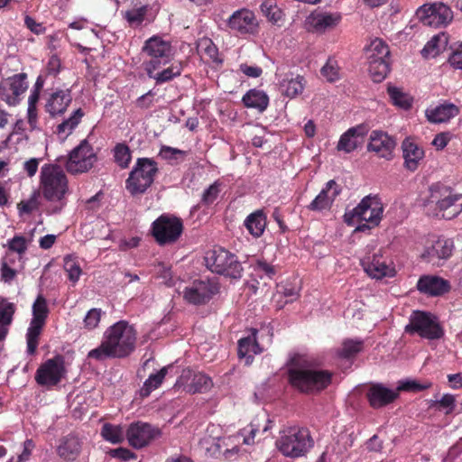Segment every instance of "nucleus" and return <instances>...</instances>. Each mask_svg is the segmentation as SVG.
Here are the masks:
<instances>
[{
  "instance_id": "37998d69",
  "label": "nucleus",
  "mask_w": 462,
  "mask_h": 462,
  "mask_svg": "<svg viewBox=\"0 0 462 462\" xmlns=\"http://www.w3.org/2000/svg\"><path fill=\"white\" fill-rule=\"evenodd\" d=\"M101 436L106 441L117 444L124 441L125 431L121 425H114L107 422L101 428Z\"/></svg>"
},
{
  "instance_id": "8fccbe9b",
  "label": "nucleus",
  "mask_w": 462,
  "mask_h": 462,
  "mask_svg": "<svg viewBox=\"0 0 462 462\" xmlns=\"http://www.w3.org/2000/svg\"><path fill=\"white\" fill-rule=\"evenodd\" d=\"M321 76L328 82H336L340 79V68L334 58H328L320 69Z\"/></svg>"
},
{
  "instance_id": "1a4fd4ad",
  "label": "nucleus",
  "mask_w": 462,
  "mask_h": 462,
  "mask_svg": "<svg viewBox=\"0 0 462 462\" xmlns=\"http://www.w3.org/2000/svg\"><path fill=\"white\" fill-rule=\"evenodd\" d=\"M41 189L49 201L62 199L68 190V180L60 166L45 164L41 170Z\"/></svg>"
},
{
  "instance_id": "7ed1b4c3",
  "label": "nucleus",
  "mask_w": 462,
  "mask_h": 462,
  "mask_svg": "<svg viewBox=\"0 0 462 462\" xmlns=\"http://www.w3.org/2000/svg\"><path fill=\"white\" fill-rule=\"evenodd\" d=\"M425 206L433 208L436 217L452 219L462 212V194L441 182L433 183Z\"/></svg>"
},
{
  "instance_id": "473e14b6",
  "label": "nucleus",
  "mask_w": 462,
  "mask_h": 462,
  "mask_svg": "<svg viewBox=\"0 0 462 462\" xmlns=\"http://www.w3.org/2000/svg\"><path fill=\"white\" fill-rule=\"evenodd\" d=\"M459 110L451 103H445L435 107L427 108L425 111L428 121L434 124L446 123L457 116Z\"/></svg>"
},
{
  "instance_id": "412c9836",
  "label": "nucleus",
  "mask_w": 462,
  "mask_h": 462,
  "mask_svg": "<svg viewBox=\"0 0 462 462\" xmlns=\"http://www.w3.org/2000/svg\"><path fill=\"white\" fill-rule=\"evenodd\" d=\"M227 27L241 34L254 33L257 27V19L253 11L247 8L236 10L227 20Z\"/></svg>"
},
{
  "instance_id": "6ab92c4d",
  "label": "nucleus",
  "mask_w": 462,
  "mask_h": 462,
  "mask_svg": "<svg viewBox=\"0 0 462 462\" xmlns=\"http://www.w3.org/2000/svg\"><path fill=\"white\" fill-rule=\"evenodd\" d=\"M212 380L203 373H195L191 369L182 371L175 387H183L189 393H205L212 387Z\"/></svg>"
},
{
  "instance_id": "5701e85b",
  "label": "nucleus",
  "mask_w": 462,
  "mask_h": 462,
  "mask_svg": "<svg viewBox=\"0 0 462 462\" xmlns=\"http://www.w3.org/2000/svg\"><path fill=\"white\" fill-rule=\"evenodd\" d=\"M395 141L387 133L374 130L370 134V142L367 149L375 152L379 157L391 160L393 151L395 147Z\"/></svg>"
},
{
  "instance_id": "ddd939ff",
  "label": "nucleus",
  "mask_w": 462,
  "mask_h": 462,
  "mask_svg": "<svg viewBox=\"0 0 462 462\" xmlns=\"http://www.w3.org/2000/svg\"><path fill=\"white\" fill-rule=\"evenodd\" d=\"M97 160L92 145L83 140L69 154L65 168L70 174L76 175L88 172Z\"/></svg>"
},
{
  "instance_id": "f03ea898",
  "label": "nucleus",
  "mask_w": 462,
  "mask_h": 462,
  "mask_svg": "<svg viewBox=\"0 0 462 462\" xmlns=\"http://www.w3.org/2000/svg\"><path fill=\"white\" fill-rule=\"evenodd\" d=\"M136 340V329L128 321L119 320L106 329L101 344L88 352V358L99 362L125 358L135 350Z\"/></svg>"
},
{
  "instance_id": "c756f323",
  "label": "nucleus",
  "mask_w": 462,
  "mask_h": 462,
  "mask_svg": "<svg viewBox=\"0 0 462 462\" xmlns=\"http://www.w3.org/2000/svg\"><path fill=\"white\" fill-rule=\"evenodd\" d=\"M454 243L451 239L439 237L430 246L427 247L422 254L429 263H434L436 260H447L453 253Z\"/></svg>"
},
{
  "instance_id": "052dcab7",
  "label": "nucleus",
  "mask_w": 462,
  "mask_h": 462,
  "mask_svg": "<svg viewBox=\"0 0 462 462\" xmlns=\"http://www.w3.org/2000/svg\"><path fill=\"white\" fill-rule=\"evenodd\" d=\"M455 397L452 394H444L439 401L433 404L439 411H443L445 414H450L455 409Z\"/></svg>"
},
{
  "instance_id": "4468645a",
  "label": "nucleus",
  "mask_w": 462,
  "mask_h": 462,
  "mask_svg": "<svg viewBox=\"0 0 462 462\" xmlns=\"http://www.w3.org/2000/svg\"><path fill=\"white\" fill-rule=\"evenodd\" d=\"M219 283L215 279L195 280L183 291L184 300L193 305L208 303L219 292Z\"/></svg>"
},
{
  "instance_id": "2eb2a0df",
  "label": "nucleus",
  "mask_w": 462,
  "mask_h": 462,
  "mask_svg": "<svg viewBox=\"0 0 462 462\" xmlns=\"http://www.w3.org/2000/svg\"><path fill=\"white\" fill-rule=\"evenodd\" d=\"M65 374L64 357L61 355H57L38 367L35 373V381L41 386H55L60 383Z\"/></svg>"
},
{
  "instance_id": "79ce46f5",
  "label": "nucleus",
  "mask_w": 462,
  "mask_h": 462,
  "mask_svg": "<svg viewBox=\"0 0 462 462\" xmlns=\"http://www.w3.org/2000/svg\"><path fill=\"white\" fill-rule=\"evenodd\" d=\"M363 349V340L346 339L343 341L341 347L337 349V355L343 359H352L362 352Z\"/></svg>"
},
{
  "instance_id": "4d7b16f0",
  "label": "nucleus",
  "mask_w": 462,
  "mask_h": 462,
  "mask_svg": "<svg viewBox=\"0 0 462 462\" xmlns=\"http://www.w3.org/2000/svg\"><path fill=\"white\" fill-rule=\"evenodd\" d=\"M15 311L14 303L8 302L5 299H0V325H10Z\"/></svg>"
},
{
  "instance_id": "9b49d317",
  "label": "nucleus",
  "mask_w": 462,
  "mask_h": 462,
  "mask_svg": "<svg viewBox=\"0 0 462 462\" xmlns=\"http://www.w3.org/2000/svg\"><path fill=\"white\" fill-rule=\"evenodd\" d=\"M49 308L46 299L42 295H38L32 304V319L26 333L27 353L34 355L39 345V337L42 328L45 326Z\"/></svg>"
},
{
  "instance_id": "0e129e2a",
  "label": "nucleus",
  "mask_w": 462,
  "mask_h": 462,
  "mask_svg": "<svg viewBox=\"0 0 462 462\" xmlns=\"http://www.w3.org/2000/svg\"><path fill=\"white\" fill-rule=\"evenodd\" d=\"M8 248L10 251L23 254L27 250V243L24 236H15L8 241Z\"/></svg>"
},
{
  "instance_id": "13d9d810",
  "label": "nucleus",
  "mask_w": 462,
  "mask_h": 462,
  "mask_svg": "<svg viewBox=\"0 0 462 462\" xmlns=\"http://www.w3.org/2000/svg\"><path fill=\"white\" fill-rule=\"evenodd\" d=\"M221 182L217 180L206 189L201 197V204L205 206L213 204L221 191Z\"/></svg>"
},
{
  "instance_id": "b1692460",
  "label": "nucleus",
  "mask_w": 462,
  "mask_h": 462,
  "mask_svg": "<svg viewBox=\"0 0 462 462\" xmlns=\"http://www.w3.org/2000/svg\"><path fill=\"white\" fill-rule=\"evenodd\" d=\"M72 102L69 89H55L50 93L45 101V111L51 116L63 115Z\"/></svg>"
},
{
  "instance_id": "a211bd4d",
  "label": "nucleus",
  "mask_w": 462,
  "mask_h": 462,
  "mask_svg": "<svg viewBox=\"0 0 462 462\" xmlns=\"http://www.w3.org/2000/svg\"><path fill=\"white\" fill-rule=\"evenodd\" d=\"M161 436L159 428L147 422H132L125 430L129 445L136 449L148 446L152 440Z\"/></svg>"
},
{
  "instance_id": "de8ad7c7",
  "label": "nucleus",
  "mask_w": 462,
  "mask_h": 462,
  "mask_svg": "<svg viewBox=\"0 0 462 462\" xmlns=\"http://www.w3.org/2000/svg\"><path fill=\"white\" fill-rule=\"evenodd\" d=\"M147 14V7L141 6L138 8H133L123 13V17L126 20L129 26L137 28L142 25Z\"/></svg>"
},
{
  "instance_id": "774afa93",
  "label": "nucleus",
  "mask_w": 462,
  "mask_h": 462,
  "mask_svg": "<svg viewBox=\"0 0 462 462\" xmlns=\"http://www.w3.org/2000/svg\"><path fill=\"white\" fill-rule=\"evenodd\" d=\"M448 63L454 69H462V43L451 53Z\"/></svg>"
},
{
  "instance_id": "0eeeda50",
  "label": "nucleus",
  "mask_w": 462,
  "mask_h": 462,
  "mask_svg": "<svg viewBox=\"0 0 462 462\" xmlns=\"http://www.w3.org/2000/svg\"><path fill=\"white\" fill-rule=\"evenodd\" d=\"M207 267L216 273L231 279H240L243 267L237 256L223 247H214L205 256Z\"/></svg>"
},
{
  "instance_id": "e433bc0d",
  "label": "nucleus",
  "mask_w": 462,
  "mask_h": 462,
  "mask_svg": "<svg viewBox=\"0 0 462 462\" xmlns=\"http://www.w3.org/2000/svg\"><path fill=\"white\" fill-rule=\"evenodd\" d=\"M448 43V35L446 32H439L427 42L421 51V54L424 58H434L446 50Z\"/></svg>"
},
{
  "instance_id": "e2e57ef3",
  "label": "nucleus",
  "mask_w": 462,
  "mask_h": 462,
  "mask_svg": "<svg viewBox=\"0 0 462 462\" xmlns=\"http://www.w3.org/2000/svg\"><path fill=\"white\" fill-rule=\"evenodd\" d=\"M159 154L162 159L172 162L178 160L180 157H185L187 152L171 146H162Z\"/></svg>"
},
{
  "instance_id": "69168bd1",
  "label": "nucleus",
  "mask_w": 462,
  "mask_h": 462,
  "mask_svg": "<svg viewBox=\"0 0 462 462\" xmlns=\"http://www.w3.org/2000/svg\"><path fill=\"white\" fill-rule=\"evenodd\" d=\"M154 92L152 90H149L147 93L139 97L135 100L136 107L140 109H148L153 105L154 101Z\"/></svg>"
},
{
  "instance_id": "603ef678",
  "label": "nucleus",
  "mask_w": 462,
  "mask_h": 462,
  "mask_svg": "<svg viewBox=\"0 0 462 462\" xmlns=\"http://www.w3.org/2000/svg\"><path fill=\"white\" fill-rule=\"evenodd\" d=\"M40 192L33 191L31 197L26 200H22L17 204V209L20 215L31 214L40 207Z\"/></svg>"
},
{
  "instance_id": "9d476101",
  "label": "nucleus",
  "mask_w": 462,
  "mask_h": 462,
  "mask_svg": "<svg viewBox=\"0 0 462 462\" xmlns=\"http://www.w3.org/2000/svg\"><path fill=\"white\" fill-rule=\"evenodd\" d=\"M405 332L417 334L420 337L434 340L444 336V329L438 318L426 311L415 310L410 317V322L405 327Z\"/></svg>"
},
{
  "instance_id": "72a5a7b5",
  "label": "nucleus",
  "mask_w": 462,
  "mask_h": 462,
  "mask_svg": "<svg viewBox=\"0 0 462 462\" xmlns=\"http://www.w3.org/2000/svg\"><path fill=\"white\" fill-rule=\"evenodd\" d=\"M244 225L250 235L258 238L263 236L266 228V214L263 209H257L246 217Z\"/></svg>"
},
{
  "instance_id": "2f4dec72",
  "label": "nucleus",
  "mask_w": 462,
  "mask_h": 462,
  "mask_svg": "<svg viewBox=\"0 0 462 462\" xmlns=\"http://www.w3.org/2000/svg\"><path fill=\"white\" fill-rule=\"evenodd\" d=\"M257 332L256 328H252L249 336L238 340L237 355L240 359H245V365L252 364L254 360L253 355H258L263 351V348L257 342Z\"/></svg>"
},
{
  "instance_id": "6e6552de",
  "label": "nucleus",
  "mask_w": 462,
  "mask_h": 462,
  "mask_svg": "<svg viewBox=\"0 0 462 462\" xmlns=\"http://www.w3.org/2000/svg\"><path fill=\"white\" fill-rule=\"evenodd\" d=\"M157 172V162L154 160L138 158L125 181L127 190L133 196L144 193L153 183Z\"/></svg>"
},
{
  "instance_id": "4c0bfd02",
  "label": "nucleus",
  "mask_w": 462,
  "mask_h": 462,
  "mask_svg": "<svg viewBox=\"0 0 462 462\" xmlns=\"http://www.w3.org/2000/svg\"><path fill=\"white\" fill-rule=\"evenodd\" d=\"M198 51L202 58L207 59L208 62H212L217 66L223 63V59L219 56L217 47L209 38L204 37L199 41Z\"/></svg>"
},
{
  "instance_id": "bf43d9fd",
  "label": "nucleus",
  "mask_w": 462,
  "mask_h": 462,
  "mask_svg": "<svg viewBox=\"0 0 462 462\" xmlns=\"http://www.w3.org/2000/svg\"><path fill=\"white\" fill-rule=\"evenodd\" d=\"M103 313L101 309L93 308L89 310L83 319L84 328L88 330L97 328Z\"/></svg>"
},
{
  "instance_id": "f3484780",
  "label": "nucleus",
  "mask_w": 462,
  "mask_h": 462,
  "mask_svg": "<svg viewBox=\"0 0 462 462\" xmlns=\"http://www.w3.org/2000/svg\"><path fill=\"white\" fill-rule=\"evenodd\" d=\"M416 15L424 25L431 27L445 26L453 19V12L442 3L424 5L417 10Z\"/></svg>"
},
{
  "instance_id": "cd10ccee",
  "label": "nucleus",
  "mask_w": 462,
  "mask_h": 462,
  "mask_svg": "<svg viewBox=\"0 0 462 462\" xmlns=\"http://www.w3.org/2000/svg\"><path fill=\"white\" fill-rule=\"evenodd\" d=\"M365 395L370 406L379 409L393 402L398 398L399 393L381 383H375L369 387Z\"/></svg>"
},
{
  "instance_id": "423d86ee",
  "label": "nucleus",
  "mask_w": 462,
  "mask_h": 462,
  "mask_svg": "<svg viewBox=\"0 0 462 462\" xmlns=\"http://www.w3.org/2000/svg\"><path fill=\"white\" fill-rule=\"evenodd\" d=\"M142 51L150 57V60L143 64L147 76H151L152 70H158L170 63L175 53L171 42L160 35H153L147 39Z\"/></svg>"
},
{
  "instance_id": "680f3d73",
  "label": "nucleus",
  "mask_w": 462,
  "mask_h": 462,
  "mask_svg": "<svg viewBox=\"0 0 462 462\" xmlns=\"http://www.w3.org/2000/svg\"><path fill=\"white\" fill-rule=\"evenodd\" d=\"M431 385H432L431 383H419L414 380H409V381L402 383L398 386L397 391H398V393L400 391L417 393V392H420V391L429 389L431 387Z\"/></svg>"
},
{
  "instance_id": "dca6fc26",
  "label": "nucleus",
  "mask_w": 462,
  "mask_h": 462,
  "mask_svg": "<svg viewBox=\"0 0 462 462\" xmlns=\"http://www.w3.org/2000/svg\"><path fill=\"white\" fill-rule=\"evenodd\" d=\"M27 74L24 72L14 74L0 83V98L9 106H17L23 95L28 89Z\"/></svg>"
},
{
  "instance_id": "58836bf2",
  "label": "nucleus",
  "mask_w": 462,
  "mask_h": 462,
  "mask_svg": "<svg viewBox=\"0 0 462 462\" xmlns=\"http://www.w3.org/2000/svg\"><path fill=\"white\" fill-rule=\"evenodd\" d=\"M245 106L255 108L259 112H263L269 105L268 96L261 90L250 89L242 99Z\"/></svg>"
},
{
  "instance_id": "09e8293b",
  "label": "nucleus",
  "mask_w": 462,
  "mask_h": 462,
  "mask_svg": "<svg viewBox=\"0 0 462 462\" xmlns=\"http://www.w3.org/2000/svg\"><path fill=\"white\" fill-rule=\"evenodd\" d=\"M388 95L393 105L404 109H409L412 105V99L396 87H388Z\"/></svg>"
},
{
  "instance_id": "5fc2aeb1",
  "label": "nucleus",
  "mask_w": 462,
  "mask_h": 462,
  "mask_svg": "<svg viewBox=\"0 0 462 462\" xmlns=\"http://www.w3.org/2000/svg\"><path fill=\"white\" fill-rule=\"evenodd\" d=\"M254 271L260 278L267 277L273 279L277 273L274 265L269 263L265 259H257L253 264Z\"/></svg>"
},
{
  "instance_id": "c03bdc74",
  "label": "nucleus",
  "mask_w": 462,
  "mask_h": 462,
  "mask_svg": "<svg viewBox=\"0 0 462 462\" xmlns=\"http://www.w3.org/2000/svg\"><path fill=\"white\" fill-rule=\"evenodd\" d=\"M168 373V367H162L158 373L152 374L144 382L143 388L141 389V395L147 397L150 393L157 389L163 382Z\"/></svg>"
},
{
  "instance_id": "6e6d98bb",
  "label": "nucleus",
  "mask_w": 462,
  "mask_h": 462,
  "mask_svg": "<svg viewBox=\"0 0 462 462\" xmlns=\"http://www.w3.org/2000/svg\"><path fill=\"white\" fill-rule=\"evenodd\" d=\"M261 10L266 18L273 23H278L282 17V10L272 0L264 1L261 5Z\"/></svg>"
},
{
  "instance_id": "bb28decb",
  "label": "nucleus",
  "mask_w": 462,
  "mask_h": 462,
  "mask_svg": "<svg viewBox=\"0 0 462 462\" xmlns=\"http://www.w3.org/2000/svg\"><path fill=\"white\" fill-rule=\"evenodd\" d=\"M83 441L78 435L69 433L60 439L56 452L61 459L74 461L79 457Z\"/></svg>"
},
{
  "instance_id": "39448f33",
  "label": "nucleus",
  "mask_w": 462,
  "mask_h": 462,
  "mask_svg": "<svg viewBox=\"0 0 462 462\" xmlns=\"http://www.w3.org/2000/svg\"><path fill=\"white\" fill-rule=\"evenodd\" d=\"M383 211L382 203L376 197L366 196L352 211L345 214V222L347 225L356 222V230L365 231L378 226Z\"/></svg>"
},
{
  "instance_id": "f257e3e1",
  "label": "nucleus",
  "mask_w": 462,
  "mask_h": 462,
  "mask_svg": "<svg viewBox=\"0 0 462 462\" xmlns=\"http://www.w3.org/2000/svg\"><path fill=\"white\" fill-rule=\"evenodd\" d=\"M286 365L287 382L299 393L319 395L332 384L334 373L325 369L319 357L297 353Z\"/></svg>"
},
{
  "instance_id": "a19ab883",
  "label": "nucleus",
  "mask_w": 462,
  "mask_h": 462,
  "mask_svg": "<svg viewBox=\"0 0 462 462\" xmlns=\"http://www.w3.org/2000/svg\"><path fill=\"white\" fill-rule=\"evenodd\" d=\"M368 70L373 81H383L390 71V59L368 58Z\"/></svg>"
},
{
  "instance_id": "aec40b11",
  "label": "nucleus",
  "mask_w": 462,
  "mask_h": 462,
  "mask_svg": "<svg viewBox=\"0 0 462 462\" xmlns=\"http://www.w3.org/2000/svg\"><path fill=\"white\" fill-rule=\"evenodd\" d=\"M361 264L364 267L365 272L372 278L381 280L384 277L395 276L396 271L393 263L389 261L382 254V250L379 253L374 254L372 258L367 257L361 261Z\"/></svg>"
},
{
  "instance_id": "a18cd8bd",
  "label": "nucleus",
  "mask_w": 462,
  "mask_h": 462,
  "mask_svg": "<svg viewBox=\"0 0 462 462\" xmlns=\"http://www.w3.org/2000/svg\"><path fill=\"white\" fill-rule=\"evenodd\" d=\"M63 263V268L68 274V279L72 285H75L82 273L78 258L73 255H66Z\"/></svg>"
},
{
  "instance_id": "4be33fe9",
  "label": "nucleus",
  "mask_w": 462,
  "mask_h": 462,
  "mask_svg": "<svg viewBox=\"0 0 462 462\" xmlns=\"http://www.w3.org/2000/svg\"><path fill=\"white\" fill-rule=\"evenodd\" d=\"M369 128L367 125L360 124L350 127L339 138L337 150L350 153L363 144Z\"/></svg>"
},
{
  "instance_id": "f8f14e48",
  "label": "nucleus",
  "mask_w": 462,
  "mask_h": 462,
  "mask_svg": "<svg viewBox=\"0 0 462 462\" xmlns=\"http://www.w3.org/2000/svg\"><path fill=\"white\" fill-rule=\"evenodd\" d=\"M183 231V223L180 217L166 214L161 215L152 225V235L161 245L176 242Z\"/></svg>"
},
{
  "instance_id": "ea45409f",
  "label": "nucleus",
  "mask_w": 462,
  "mask_h": 462,
  "mask_svg": "<svg viewBox=\"0 0 462 462\" xmlns=\"http://www.w3.org/2000/svg\"><path fill=\"white\" fill-rule=\"evenodd\" d=\"M183 70V64L181 61L172 62L168 68L163 69L162 70L156 72L157 70H152L151 76H148L150 79L155 80L157 85H161L166 82L172 80L173 79L181 75Z\"/></svg>"
},
{
  "instance_id": "338daca9",
  "label": "nucleus",
  "mask_w": 462,
  "mask_h": 462,
  "mask_svg": "<svg viewBox=\"0 0 462 462\" xmlns=\"http://www.w3.org/2000/svg\"><path fill=\"white\" fill-rule=\"evenodd\" d=\"M239 70L248 78H259L263 73L261 67L255 65H248L247 63L240 64Z\"/></svg>"
},
{
  "instance_id": "7c9ffc66",
  "label": "nucleus",
  "mask_w": 462,
  "mask_h": 462,
  "mask_svg": "<svg viewBox=\"0 0 462 462\" xmlns=\"http://www.w3.org/2000/svg\"><path fill=\"white\" fill-rule=\"evenodd\" d=\"M273 425V421L265 415L255 416L250 424L242 430L244 435V443L252 445L255 443V437L259 435V427H263L262 436L266 438L265 433L268 432Z\"/></svg>"
},
{
  "instance_id": "393cba45",
  "label": "nucleus",
  "mask_w": 462,
  "mask_h": 462,
  "mask_svg": "<svg viewBox=\"0 0 462 462\" xmlns=\"http://www.w3.org/2000/svg\"><path fill=\"white\" fill-rule=\"evenodd\" d=\"M416 288L422 294L437 297L448 292L450 283L439 276L427 274L420 277Z\"/></svg>"
},
{
  "instance_id": "864d4df0",
  "label": "nucleus",
  "mask_w": 462,
  "mask_h": 462,
  "mask_svg": "<svg viewBox=\"0 0 462 462\" xmlns=\"http://www.w3.org/2000/svg\"><path fill=\"white\" fill-rule=\"evenodd\" d=\"M370 51L369 58L390 59L389 46L381 39L377 38L371 42Z\"/></svg>"
},
{
  "instance_id": "f704fd0d",
  "label": "nucleus",
  "mask_w": 462,
  "mask_h": 462,
  "mask_svg": "<svg viewBox=\"0 0 462 462\" xmlns=\"http://www.w3.org/2000/svg\"><path fill=\"white\" fill-rule=\"evenodd\" d=\"M305 83V79L302 76L298 75L293 78L292 74H287L279 82V89L282 95L293 98L302 93Z\"/></svg>"
},
{
  "instance_id": "c85d7f7f",
  "label": "nucleus",
  "mask_w": 462,
  "mask_h": 462,
  "mask_svg": "<svg viewBox=\"0 0 462 462\" xmlns=\"http://www.w3.org/2000/svg\"><path fill=\"white\" fill-rule=\"evenodd\" d=\"M341 21V15L337 13L316 12L308 17L310 31L324 32L336 27Z\"/></svg>"
},
{
  "instance_id": "a878e982",
  "label": "nucleus",
  "mask_w": 462,
  "mask_h": 462,
  "mask_svg": "<svg viewBox=\"0 0 462 462\" xmlns=\"http://www.w3.org/2000/svg\"><path fill=\"white\" fill-rule=\"evenodd\" d=\"M340 193V186L334 180H330L327 182L326 187L321 189L319 195L308 206V208L311 211L330 209L334 200Z\"/></svg>"
},
{
  "instance_id": "20e7f679",
  "label": "nucleus",
  "mask_w": 462,
  "mask_h": 462,
  "mask_svg": "<svg viewBox=\"0 0 462 462\" xmlns=\"http://www.w3.org/2000/svg\"><path fill=\"white\" fill-rule=\"evenodd\" d=\"M275 446L284 457L298 458L310 451L314 439L308 428L292 426L280 431Z\"/></svg>"
},
{
  "instance_id": "3c124183",
  "label": "nucleus",
  "mask_w": 462,
  "mask_h": 462,
  "mask_svg": "<svg viewBox=\"0 0 462 462\" xmlns=\"http://www.w3.org/2000/svg\"><path fill=\"white\" fill-rule=\"evenodd\" d=\"M115 162L123 169L129 166L131 162V151L125 143H117L114 148Z\"/></svg>"
},
{
  "instance_id": "c9c22d12",
  "label": "nucleus",
  "mask_w": 462,
  "mask_h": 462,
  "mask_svg": "<svg viewBox=\"0 0 462 462\" xmlns=\"http://www.w3.org/2000/svg\"><path fill=\"white\" fill-rule=\"evenodd\" d=\"M402 152L406 167L410 171H415L418 168L420 160L422 159L424 152L416 143L404 140L402 143Z\"/></svg>"
},
{
  "instance_id": "49530a36",
  "label": "nucleus",
  "mask_w": 462,
  "mask_h": 462,
  "mask_svg": "<svg viewBox=\"0 0 462 462\" xmlns=\"http://www.w3.org/2000/svg\"><path fill=\"white\" fill-rule=\"evenodd\" d=\"M83 116L84 112L81 108L75 110L67 120H64L57 126L58 134H70L80 123Z\"/></svg>"
}]
</instances>
